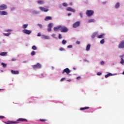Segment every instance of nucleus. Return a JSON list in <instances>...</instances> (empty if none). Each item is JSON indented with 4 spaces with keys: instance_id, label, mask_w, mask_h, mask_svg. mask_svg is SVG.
Here are the masks:
<instances>
[{
    "instance_id": "1",
    "label": "nucleus",
    "mask_w": 124,
    "mask_h": 124,
    "mask_svg": "<svg viewBox=\"0 0 124 124\" xmlns=\"http://www.w3.org/2000/svg\"><path fill=\"white\" fill-rule=\"evenodd\" d=\"M18 122H28V120L25 118H19L17 120V121H8L5 123L6 124H17Z\"/></svg>"
},
{
    "instance_id": "2",
    "label": "nucleus",
    "mask_w": 124,
    "mask_h": 124,
    "mask_svg": "<svg viewBox=\"0 0 124 124\" xmlns=\"http://www.w3.org/2000/svg\"><path fill=\"white\" fill-rule=\"evenodd\" d=\"M60 31L61 32H67L68 31V29L65 26H60Z\"/></svg>"
},
{
    "instance_id": "3",
    "label": "nucleus",
    "mask_w": 124,
    "mask_h": 124,
    "mask_svg": "<svg viewBox=\"0 0 124 124\" xmlns=\"http://www.w3.org/2000/svg\"><path fill=\"white\" fill-rule=\"evenodd\" d=\"M94 13V12L91 10H88L86 12V14L88 17H91V16H92V15H93Z\"/></svg>"
},
{
    "instance_id": "4",
    "label": "nucleus",
    "mask_w": 124,
    "mask_h": 124,
    "mask_svg": "<svg viewBox=\"0 0 124 124\" xmlns=\"http://www.w3.org/2000/svg\"><path fill=\"white\" fill-rule=\"evenodd\" d=\"M41 67H42V66L39 63H37L35 65H33L32 66V68L34 69H39L41 68Z\"/></svg>"
},
{
    "instance_id": "5",
    "label": "nucleus",
    "mask_w": 124,
    "mask_h": 124,
    "mask_svg": "<svg viewBox=\"0 0 124 124\" xmlns=\"http://www.w3.org/2000/svg\"><path fill=\"white\" fill-rule=\"evenodd\" d=\"M5 9H7V5L4 4L0 5V10H5Z\"/></svg>"
},
{
    "instance_id": "6",
    "label": "nucleus",
    "mask_w": 124,
    "mask_h": 124,
    "mask_svg": "<svg viewBox=\"0 0 124 124\" xmlns=\"http://www.w3.org/2000/svg\"><path fill=\"white\" fill-rule=\"evenodd\" d=\"M70 72H71V71H70V70H69L68 68H66L63 70L62 73V74H63V73H66V74H69Z\"/></svg>"
},
{
    "instance_id": "7",
    "label": "nucleus",
    "mask_w": 124,
    "mask_h": 124,
    "mask_svg": "<svg viewBox=\"0 0 124 124\" xmlns=\"http://www.w3.org/2000/svg\"><path fill=\"white\" fill-rule=\"evenodd\" d=\"M22 31L24 33H25V34L30 35L31 33V30H28L24 29Z\"/></svg>"
},
{
    "instance_id": "8",
    "label": "nucleus",
    "mask_w": 124,
    "mask_h": 124,
    "mask_svg": "<svg viewBox=\"0 0 124 124\" xmlns=\"http://www.w3.org/2000/svg\"><path fill=\"white\" fill-rule=\"evenodd\" d=\"M79 26H80V22L77 21L73 24V28L75 29L79 27Z\"/></svg>"
},
{
    "instance_id": "9",
    "label": "nucleus",
    "mask_w": 124,
    "mask_h": 124,
    "mask_svg": "<svg viewBox=\"0 0 124 124\" xmlns=\"http://www.w3.org/2000/svg\"><path fill=\"white\" fill-rule=\"evenodd\" d=\"M118 47L120 49H123V48H124V41H122L120 42Z\"/></svg>"
},
{
    "instance_id": "10",
    "label": "nucleus",
    "mask_w": 124,
    "mask_h": 124,
    "mask_svg": "<svg viewBox=\"0 0 124 124\" xmlns=\"http://www.w3.org/2000/svg\"><path fill=\"white\" fill-rule=\"evenodd\" d=\"M39 9H40L41 11H44V12H47V11H49V10L48 9L45 8L43 7H40Z\"/></svg>"
},
{
    "instance_id": "11",
    "label": "nucleus",
    "mask_w": 124,
    "mask_h": 124,
    "mask_svg": "<svg viewBox=\"0 0 124 124\" xmlns=\"http://www.w3.org/2000/svg\"><path fill=\"white\" fill-rule=\"evenodd\" d=\"M11 72L12 74H14V75H18V74H19V73H20L19 71H18V70L14 71L13 70H11Z\"/></svg>"
},
{
    "instance_id": "12",
    "label": "nucleus",
    "mask_w": 124,
    "mask_h": 124,
    "mask_svg": "<svg viewBox=\"0 0 124 124\" xmlns=\"http://www.w3.org/2000/svg\"><path fill=\"white\" fill-rule=\"evenodd\" d=\"M66 10L67 11H71L72 12H74V13H75V12L76 11L75 9H72L71 7H68L66 9Z\"/></svg>"
},
{
    "instance_id": "13",
    "label": "nucleus",
    "mask_w": 124,
    "mask_h": 124,
    "mask_svg": "<svg viewBox=\"0 0 124 124\" xmlns=\"http://www.w3.org/2000/svg\"><path fill=\"white\" fill-rule=\"evenodd\" d=\"M59 30H60V31H61V26H58L54 28V31H58Z\"/></svg>"
},
{
    "instance_id": "14",
    "label": "nucleus",
    "mask_w": 124,
    "mask_h": 124,
    "mask_svg": "<svg viewBox=\"0 0 124 124\" xmlns=\"http://www.w3.org/2000/svg\"><path fill=\"white\" fill-rule=\"evenodd\" d=\"M8 14L4 11H2V12L0 11V15H8Z\"/></svg>"
},
{
    "instance_id": "15",
    "label": "nucleus",
    "mask_w": 124,
    "mask_h": 124,
    "mask_svg": "<svg viewBox=\"0 0 124 124\" xmlns=\"http://www.w3.org/2000/svg\"><path fill=\"white\" fill-rule=\"evenodd\" d=\"M124 56V55H121L120 56V58L121 59V61L120 62V63H121V64H123L124 63V58H123V57Z\"/></svg>"
},
{
    "instance_id": "16",
    "label": "nucleus",
    "mask_w": 124,
    "mask_h": 124,
    "mask_svg": "<svg viewBox=\"0 0 124 124\" xmlns=\"http://www.w3.org/2000/svg\"><path fill=\"white\" fill-rule=\"evenodd\" d=\"M113 75H114V74L108 73V74L105 75V78H108V77H109V76H113Z\"/></svg>"
},
{
    "instance_id": "17",
    "label": "nucleus",
    "mask_w": 124,
    "mask_h": 124,
    "mask_svg": "<svg viewBox=\"0 0 124 124\" xmlns=\"http://www.w3.org/2000/svg\"><path fill=\"white\" fill-rule=\"evenodd\" d=\"M50 20H52V17L51 16H46L45 18V21H49Z\"/></svg>"
},
{
    "instance_id": "18",
    "label": "nucleus",
    "mask_w": 124,
    "mask_h": 124,
    "mask_svg": "<svg viewBox=\"0 0 124 124\" xmlns=\"http://www.w3.org/2000/svg\"><path fill=\"white\" fill-rule=\"evenodd\" d=\"M87 109H90V107H85L84 108H80V110H87Z\"/></svg>"
},
{
    "instance_id": "19",
    "label": "nucleus",
    "mask_w": 124,
    "mask_h": 124,
    "mask_svg": "<svg viewBox=\"0 0 124 124\" xmlns=\"http://www.w3.org/2000/svg\"><path fill=\"white\" fill-rule=\"evenodd\" d=\"M95 20L93 19H90L88 20V23H94Z\"/></svg>"
},
{
    "instance_id": "20",
    "label": "nucleus",
    "mask_w": 124,
    "mask_h": 124,
    "mask_svg": "<svg viewBox=\"0 0 124 124\" xmlns=\"http://www.w3.org/2000/svg\"><path fill=\"white\" fill-rule=\"evenodd\" d=\"M91 49V45L88 44L86 46V51H89Z\"/></svg>"
},
{
    "instance_id": "21",
    "label": "nucleus",
    "mask_w": 124,
    "mask_h": 124,
    "mask_svg": "<svg viewBox=\"0 0 124 124\" xmlns=\"http://www.w3.org/2000/svg\"><path fill=\"white\" fill-rule=\"evenodd\" d=\"M7 52H1L0 53V56H7Z\"/></svg>"
},
{
    "instance_id": "22",
    "label": "nucleus",
    "mask_w": 124,
    "mask_h": 124,
    "mask_svg": "<svg viewBox=\"0 0 124 124\" xmlns=\"http://www.w3.org/2000/svg\"><path fill=\"white\" fill-rule=\"evenodd\" d=\"M115 8H119L120 7V3L118 2L116 3V4L115 6Z\"/></svg>"
},
{
    "instance_id": "23",
    "label": "nucleus",
    "mask_w": 124,
    "mask_h": 124,
    "mask_svg": "<svg viewBox=\"0 0 124 124\" xmlns=\"http://www.w3.org/2000/svg\"><path fill=\"white\" fill-rule=\"evenodd\" d=\"M1 65H2V66L4 68H5V67H6V66H7V64H6L3 62L1 63Z\"/></svg>"
},
{
    "instance_id": "24",
    "label": "nucleus",
    "mask_w": 124,
    "mask_h": 124,
    "mask_svg": "<svg viewBox=\"0 0 124 124\" xmlns=\"http://www.w3.org/2000/svg\"><path fill=\"white\" fill-rule=\"evenodd\" d=\"M43 38H44V39H49V36H48L43 35Z\"/></svg>"
},
{
    "instance_id": "25",
    "label": "nucleus",
    "mask_w": 124,
    "mask_h": 124,
    "mask_svg": "<svg viewBox=\"0 0 124 124\" xmlns=\"http://www.w3.org/2000/svg\"><path fill=\"white\" fill-rule=\"evenodd\" d=\"M11 33H4L3 35H4L5 36H9V35H10Z\"/></svg>"
},
{
    "instance_id": "26",
    "label": "nucleus",
    "mask_w": 124,
    "mask_h": 124,
    "mask_svg": "<svg viewBox=\"0 0 124 124\" xmlns=\"http://www.w3.org/2000/svg\"><path fill=\"white\" fill-rule=\"evenodd\" d=\"M97 34V33H94L92 35V38H94V37H95V36H96V35Z\"/></svg>"
},
{
    "instance_id": "27",
    "label": "nucleus",
    "mask_w": 124,
    "mask_h": 124,
    "mask_svg": "<svg viewBox=\"0 0 124 124\" xmlns=\"http://www.w3.org/2000/svg\"><path fill=\"white\" fill-rule=\"evenodd\" d=\"M38 3H39V4H43V0H38L37 1Z\"/></svg>"
},
{
    "instance_id": "28",
    "label": "nucleus",
    "mask_w": 124,
    "mask_h": 124,
    "mask_svg": "<svg viewBox=\"0 0 124 124\" xmlns=\"http://www.w3.org/2000/svg\"><path fill=\"white\" fill-rule=\"evenodd\" d=\"M23 29H27L28 28V24H24L22 26Z\"/></svg>"
},
{
    "instance_id": "29",
    "label": "nucleus",
    "mask_w": 124,
    "mask_h": 124,
    "mask_svg": "<svg viewBox=\"0 0 124 124\" xmlns=\"http://www.w3.org/2000/svg\"><path fill=\"white\" fill-rule=\"evenodd\" d=\"M104 42H105V41H104V39H102L100 42V43L101 44H104Z\"/></svg>"
},
{
    "instance_id": "30",
    "label": "nucleus",
    "mask_w": 124,
    "mask_h": 124,
    "mask_svg": "<svg viewBox=\"0 0 124 124\" xmlns=\"http://www.w3.org/2000/svg\"><path fill=\"white\" fill-rule=\"evenodd\" d=\"M32 50H37V47H36V46H32Z\"/></svg>"
},
{
    "instance_id": "31",
    "label": "nucleus",
    "mask_w": 124,
    "mask_h": 124,
    "mask_svg": "<svg viewBox=\"0 0 124 124\" xmlns=\"http://www.w3.org/2000/svg\"><path fill=\"white\" fill-rule=\"evenodd\" d=\"M62 5L65 7H67L68 6L67 3L64 2L62 3Z\"/></svg>"
},
{
    "instance_id": "32",
    "label": "nucleus",
    "mask_w": 124,
    "mask_h": 124,
    "mask_svg": "<svg viewBox=\"0 0 124 124\" xmlns=\"http://www.w3.org/2000/svg\"><path fill=\"white\" fill-rule=\"evenodd\" d=\"M5 31H6V32H8V33L11 32V31H12V30H5Z\"/></svg>"
},
{
    "instance_id": "33",
    "label": "nucleus",
    "mask_w": 124,
    "mask_h": 124,
    "mask_svg": "<svg viewBox=\"0 0 124 124\" xmlns=\"http://www.w3.org/2000/svg\"><path fill=\"white\" fill-rule=\"evenodd\" d=\"M66 44V40H63L62 41V44H63V45H64V44Z\"/></svg>"
},
{
    "instance_id": "34",
    "label": "nucleus",
    "mask_w": 124,
    "mask_h": 124,
    "mask_svg": "<svg viewBox=\"0 0 124 124\" xmlns=\"http://www.w3.org/2000/svg\"><path fill=\"white\" fill-rule=\"evenodd\" d=\"M103 35H104L103 34H102L101 35H100L97 36V38H103Z\"/></svg>"
},
{
    "instance_id": "35",
    "label": "nucleus",
    "mask_w": 124,
    "mask_h": 124,
    "mask_svg": "<svg viewBox=\"0 0 124 124\" xmlns=\"http://www.w3.org/2000/svg\"><path fill=\"white\" fill-rule=\"evenodd\" d=\"M34 55H35V51H32L31 52V56H34Z\"/></svg>"
},
{
    "instance_id": "36",
    "label": "nucleus",
    "mask_w": 124,
    "mask_h": 124,
    "mask_svg": "<svg viewBox=\"0 0 124 124\" xmlns=\"http://www.w3.org/2000/svg\"><path fill=\"white\" fill-rule=\"evenodd\" d=\"M52 23H49L48 25V28H50L52 29Z\"/></svg>"
},
{
    "instance_id": "37",
    "label": "nucleus",
    "mask_w": 124,
    "mask_h": 124,
    "mask_svg": "<svg viewBox=\"0 0 124 124\" xmlns=\"http://www.w3.org/2000/svg\"><path fill=\"white\" fill-rule=\"evenodd\" d=\"M33 14H38V12L36 11H33Z\"/></svg>"
},
{
    "instance_id": "38",
    "label": "nucleus",
    "mask_w": 124,
    "mask_h": 124,
    "mask_svg": "<svg viewBox=\"0 0 124 124\" xmlns=\"http://www.w3.org/2000/svg\"><path fill=\"white\" fill-rule=\"evenodd\" d=\"M105 62H104V61H101L100 62V64L101 65H103V64H105Z\"/></svg>"
},
{
    "instance_id": "39",
    "label": "nucleus",
    "mask_w": 124,
    "mask_h": 124,
    "mask_svg": "<svg viewBox=\"0 0 124 124\" xmlns=\"http://www.w3.org/2000/svg\"><path fill=\"white\" fill-rule=\"evenodd\" d=\"M60 51H65V49L62 47L60 48Z\"/></svg>"
},
{
    "instance_id": "40",
    "label": "nucleus",
    "mask_w": 124,
    "mask_h": 124,
    "mask_svg": "<svg viewBox=\"0 0 124 124\" xmlns=\"http://www.w3.org/2000/svg\"><path fill=\"white\" fill-rule=\"evenodd\" d=\"M38 27H39V28H40V29H42V25L40 24H38Z\"/></svg>"
},
{
    "instance_id": "41",
    "label": "nucleus",
    "mask_w": 124,
    "mask_h": 124,
    "mask_svg": "<svg viewBox=\"0 0 124 124\" xmlns=\"http://www.w3.org/2000/svg\"><path fill=\"white\" fill-rule=\"evenodd\" d=\"M101 74H102L100 72L97 73V75H98V76H100V75H101Z\"/></svg>"
},
{
    "instance_id": "42",
    "label": "nucleus",
    "mask_w": 124,
    "mask_h": 124,
    "mask_svg": "<svg viewBox=\"0 0 124 124\" xmlns=\"http://www.w3.org/2000/svg\"><path fill=\"white\" fill-rule=\"evenodd\" d=\"M40 122H46V119H40Z\"/></svg>"
},
{
    "instance_id": "43",
    "label": "nucleus",
    "mask_w": 124,
    "mask_h": 124,
    "mask_svg": "<svg viewBox=\"0 0 124 124\" xmlns=\"http://www.w3.org/2000/svg\"><path fill=\"white\" fill-rule=\"evenodd\" d=\"M62 34H59V39H62Z\"/></svg>"
},
{
    "instance_id": "44",
    "label": "nucleus",
    "mask_w": 124,
    "mask_h": 124,
    "mask_svg": "<svg viewBox=\"0 0 124 124\" xmlns=\"http://www.w3.org/2000/svg\"><path fill=\"white\" fill-rule=\"evenodd\" d=\"M51 28L48 27V29H47L48 31H51Z\"/></svg>"
},
{
    "instance_id": "45",
    "label": "nucleus",
    "mask_w": 124,
    "mask_h": 124,
    "mask_svg": "<svg viewBox=\"0 0 124 124\" xmlns=\"http://www.w3.org/2000/svg\"><path fill=\"white\" fill-rule=\"evenodd\" d=\"M67 48H72V45L68 46Z\"/></svg>"
},
{
    "instance_id": "46",
    "label": "nucleus",
    "mask_w": 124,
    "mask_h": 124,
    "mask_svg": "<svg viewBox=\"0 0 124 124\" xmlns=\"http://www.w3.org/2000/svg\"><path fill=\"white\" fill-rule=\"evenodd\" d=\"M79 79H81V77H78L77 78V80H79Z\"/></svg>"
},
{
    "instance_id": "47",
    "label": "nucleus",
    "mask_w": 124,
    "mask_h": 124,
    "mask_svg": "<svg viewBox=\"0 0 124 124\" xmlns=\"http://www.w3.org/2000/svg\"><path fill=\"white\" fill-rule=\"evenodd\" d=\"M65 78H61V81L62 82V81H63V80H65Z\"/></svg>"
},
{
    "instance_id": "48",
    "label": "nucleus",
    "mask_w": 124,
    "mask_h": 124,
    "mask_svg": "<svg viewBox=\"0 0 124 124\" xmlns=\"http://www.w3.org/2000/svg\"><path fill=\"white\" fill-rule=\"evenodd\" d=\"M0 119H4V116H0Z\"/></svg>"
},
{
    "instance_id": "49",
    "label": "nucleus",
    "mask_w": 124,
    "mask_h": 124,
    "mask_svg": "<svg viewBox=\"0 0 124 124\" xmlns=\"http://www.w3.org/2000/svg\"><path fill=\"white\" fill-rule=\"evenodd\" d=\"M37 36H41V34L40 33H38L37 34Z\"/></svg>"
},
{
    "instance_id": "50",
    "label": "nucleus",
    "mask_w": 124,
    "mask_h": 124,
    "mask_svg": "<svg viewBox=\"0 0 124 124\" xmlns=\"http://www.w3.org/2000/svg\"><path fill=\"white\" fill-rule=\"evenodd\" d=\"M80 41H77L76 42V44H78L79 45V44H80Z\"/></svg>"
},
{
    "instance_id": "51",
    "label": "nucleus",
    "mask_w": 124,
    "mask_h": 124,
    "mask_svg": "<svg viewBox=\"0 0 124 124\" xmlns=\"http://www.w3.org/2000/svg\"><path fill=\"white\" fill-rule=\"evenodd\" d=\"M52 36L53 37H55V36H56V34H52Z\"/></svg>"
},
{
    "instance_id": "52",
    "label": "nucleus",
    "mask_w": 124,
    "mask_h": 124,
    "mask_svg": "<svg viewBox=\"0 0 124 124\" xmlns=\"http://www.w3.org/2000/svg\"><path fill=\"white\" fill-rule=\"evenodd\" d=\"M67 81L68 82H71V79H67Z\"/></svg>"
},
{
    "instance_id": "53",
    "label": "nucleus",
    "mask_w": 124,
    "mask_h": 124,
    "mask_svg": "<svg viewBox=\"0 0 124 124\" xmlns=\"http://www.w3.org/2000/svg\"><path fill=\"white\" fill-rule=\"evenodd\" d=\"M12 61H13V62H14V61H16V59H12Z\"/></svg>"
},
{
    "instance_id": "54",
    "label": "nucleus",
    "mask_w": 124,
    "mask_h": 124,
    "mask_svg": "<svg viewBox=\"0 0 124 124\" xmlns=\"http://www.w3.org/2000/svg\"><path fill=\"white\" fill-rule=\"evenodd\" d=\"M84 62H89L87 59H84Z\"/></svg>"
},
{
    "instance_id": "55",
    "label": "nucleus",
    "mask_w": 124,
    "mask_h": 124,
    "mask_svg": "<svg viewBox=\"0 0 124 124\" xmlns=\"http://www.w3.org/2000/svg\"><path fill=\"white\" fill-rule=\"evenodd\" d=\"M70 15H71V14L70 13L68 14V16H70Z\"/></svg>"
},
{
    "instance_id": "56",
    "label": "nucleus",
    "mask_w": 124,
    "mask_h": 124,
    "mask_svg": "<svg viewBox=\"0 0 124 124\" xmlns=\"http://www.w3.org/2000/svg\"><path fill=\"white\" fill-rule=\"evenodd\" d=\"M0 91H4V89H0Z\"/></svg>"
},
{
    "instance_id": "57",
    "label": "nucleus",
    "mask_w": 124,
    "mask_h": 124,
    "mask_svg": "<svg viewBox=\"0 0 124 124\" xmlns=\"http://www.w3.org/2000/svg\"><path fill=\"white\" fill-rule=\"evenodd\" d=\"M14 9H15V8H13L11 9V10H14Z\"/></svg>"
},
{
    "instance_id": "58",
    "label": "nucleus",
    "mask_w": 124,
    "mask_h": 124,
    "mask_svg": "<svg viewBox=\"0 0 124 124\" xmlns=\"http://www.w3.org/2000/svg\"><path fill=\"white\" fill-rule=\"evenodd\" d=\"M41 75L43 77H44V76H43V74H42Z\"/></svg>"
},
{
    "instance_id": "59",
    "label": "nucleus",
    "mask_w": 124,
    "mask_h": 124,
    "mask_svg": "<svg viewBox=\"0 0 124 124\" xmlns=\"http://www.w3.org/2000/svg\"><path fill=\"white\" fill-rule=\"evenodd\" d=\"M70 5H72V3H71V2L70 3Z\"/></svg>"
},
{
    "instance_id": "60",
    "label": "nucleus",
    "mask_w": 124,
    "mask_h": 124,
    "mask_svg": "<svg viewBox=\"0 0 124 124\" xmlns=\"http://www.w3.org/2000/svg\"><path fill=\"white\" fill-rule=\"evenodd\" d=\"M73 69H74V70H76V68H73Z\"/></svg>"
},
{
    "instance_id": "61",
    "label": "nucleus",
    "mask_w": 124,
    "mask_h": 124,
    "mask_svg": "<svg viewBox=\"0 0 124 124\" xmlns=\"http://www.w3.org/2000/svg\"><path fill=\"white\" fill-rule=\"evenodd\" d=\"M80 16L82 17V14H80Z\"/></svg>"
},
{
    "instance_id": "62",
    "label": "nucleus",
    "mask_w": 124,
    "mask_h": 124,
    "mask_svg": "<svg viewBox=\"0 0 124 124\" xmlns=\"http://www.w3.org/2000/svg\"><path fill=\"white\" fill-rule=\"evenodd\" d=\"M123 75H124V71L123 72Z\"/></svg>"
}]
</instances>
